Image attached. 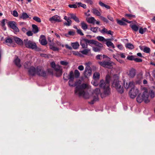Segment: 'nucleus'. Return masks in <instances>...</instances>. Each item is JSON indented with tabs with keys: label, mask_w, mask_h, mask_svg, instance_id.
<instances>
[{
	"label": "nucleus",
	"mask_w": 155,
	"mask_h": 155,
	"mask_svg": "<svg viewBox=\"0 0 155 155\" xmlns=\"http://www.w3.org/2000/svg\"><path fill=\"white\" fill-rule=\"evenodd\" d=\"M60 64L62 65H66L68 64V63L65 61H60Z\"/></svg>",
	"instance_id": "nucleus-50"
},
{
	"label": "nucleus",
	"mask_w": 155,
	"mask_h": 155,
	"mask_svg": "<svg viewBox=\"0 0 155 155\" xmlns=\"http://www.w3.org/2000/svg\"><path fill=\"white\" fill-rule=\"evenodd\" d=\"M106 34L112 35H113L114 32L110 30L107 31Z\"/></svg>",
	"instance_id": "nucleus-62"
},
{
	"label": "nucleus",
	"mask_w": 155,
	"mask_h": 155,
	"mask_svg": "<svg viewBox=\"0 0 155 155\" xmlns=\"http://www.w3.org/2000/svg\"><path fill=\"white\" fill-rule=\"evenodd\" d=\"M149 93L150 97L151 98H153L154 97L155 95V93L152 90L150 91Z\"/></svg>",
	"instance_id": "nucleus-46"
},
{
	"label": "nucleus",
	"mask_w": 155,
	"mask_h": 155,
	"mask_svg": "<svg viewBox=\"0 0 155 155\" xmlns=\"http://www.w3.org/2000/svg\"><path fill=\"white\" fill-rule=\"evenodd\" d=\"M13 15L15 17H17L18 16V13L17 11L14 10L13 11Z\"/></svg>",
	"instance_id": "nucleus-52"
},
{
	"label": "nucleus",
	"mask_w": 155,
	"mask_h": 155,
	"mask_svg": "<svg viewBox=\"0 0 155 155\" xmlns=\"http://www.w3.org/2000/svg\"><path fill=\"white\" fill-rule=\"evenodd\" d=\"M71 18L69 17V18H68L67 20H66L67 21V22L64 23V25L68 26H70L72 23V21L70 20Z\"/></svg>",
	"instance_id": "nucleus-32"
},
{
	"label": "nucleus",
	"mask_w": 155,
	"mask_h": 155,
	"mask_svg": "<svg viewBox=\"0 0 155 155\" xmlns=\"http://www.w3.org/2000/svg\"><path fill=\"white\" fill-rule=\"evenodd\" d=\"M49 20L52 23L54 21L57 22L61 21L60 17L57 15H56L50 18L49 19Z\"/></svg>",
	"instance_id": "nucleus-13"
},
{
	"label": "nucleus",
	"mask_w": 155,
	"mask_h": 155,
	"mask_svg": "<svg viewBox=\"0 0 155 155\" xmlns=\"http://www.w3.org/2000/svg\"><path fill=\"white\" fill-rule=\"evenodd\" d=\"M124 86L126 89H128L129 87H133L134 86V83L132 81L129 82L128 83L124 82Z\"/></svg>",
	"instance_id": "nucleus-18"
},
{
	"label": "nucleus",
	"mask_w": 155,
	"mask_h": 155,
	"mask_svg": "<svg viewBox=\"0 0 155 155\" xmlns=\"http://www.w3.org/2000/svg\"><path fill=\"white\" fill-rule=\"evenodd\" d=\"M139 91L138 89L134 86L131 88L129 92L130 97L132 98H134L138 93Z\"/></svg>",
	"instance_id": "nucleus-8"
},
{
	"label": "nucleus",
	"mask_w": 155,
	"mask_h": 155,
	"mask_svg": "<svg viewBox=\"0 0 155 155\" xmlns=\"http://www.w3.org/2000/svg\"><path fill=\"white\" fill-rule=\"evenodd\" d=\"M14 40L17 44L19 45H22L24 43V42L22 40L17 37H14Z\"/></svg>",
	"instance_id": "nucleus-22"
},
{
	"label": "nucleus",
	"mask_w": 155,
	"mask_h": 155,
	"mask_svg": "<svg viewBox=\"0 0 155 155\" xmlns=\"http://www.w3.org/2000/svg\"><path fill=\"white\" fill-rule=\"evenodd\" d=\"M150 51V48L147 47H145L144 48L143 51L146 53H149Z\"/></svg>",
	"instance_id": "nucleus-44"
},
{
	"label": "nucleus",
	"mask_w": 155,
	"mask_h": 155,
	"mask_svg": "<svg viewBox=\"0 0 155 155\" xmlns=\"http://www.w3.org/2000/svg\"><path fill=\"white\" fill-rule=\"evenodd\" d=\"M130 26L135 31H137L138 30V27L135 25H130Z\"/></svg>",
	"instance_id": "nucleus-36"
},
{
	"label": "nucleus",
	"mask_w": 155,
	"mask_h": 155,
	"mask_svg": "<svg viewBox=\"0 0 155 155\" xmlns=\"http://www.w3.org/2000/svg\"><path fill=\"white\" fill-rule=\"evenodd\" d=\"M33 19L34 20L40 23L41 21V19L37 16H35L33 17Z\"/></svg>",
	"instance_id": "nucleus-42"
},
{
	"label": "nucleus",
	"mask_w": 155,
	"mask_h": 155,
	"mask_svg": "<svg viewBox=\"0 0 155 155\" xmlns=\"http://www.w3.org/2000/svg\"><path fill=\"white\" fill-rule=\"evenodd\" d=\"M24 44L26 47L29 48L34 49L37 48L36 44L35 42L27 39L24 40Z\"/></svg>",
	"instance_id": "nucleus-4"
},
{
	"label": "nucleus",
	"mask_w": 155,
	"mask_h": 155,
	"mask_svg": "<svg viewBox=\"0 0 155 155\" xmlns=\"http://www.w3.org/2000/svg\"><path fill=\"white\" fill-rule=\"evenodd\" d=\"M87 44L86 39H84L81 40L80 45L83 48H87Z\"/></svg>",
	"instance_id": "nucleus-20"
},
{
	"label": "nucleus",
	"mask_w": 155,
	"mask_h": 155,
	"mask_svg": "<svg viewBox=\"0 0 155 155\" xmlns=\"http://www.w3.org/2000/svg\"><path fill=\"white\" fill-rule=\"evenodd\" d=\"M100 18L102 20L105 22L107 23L108 22V20L105 17L103 16H100Z\"/></svg>",
	"instance_id": "nucleus-57"
},
{
	"label": "nucleus",
	"mask_w": 155,
	"mask_h": 155,
	"mask_svg": "<svg viewBox=\"0 0 155 155\" xmlns=\"http://www.w3.org/2000/svg\"><path fill=\"white\" fill-rule=\"evenodd\" d=\"M92 13L97 16H100L101 14L100 12L96 8H93L92 9Z\"/></svg>",
	"instance_id": "nucleus-28"
},
{
	"label": "nucleus",
	"mask_w": 155,
	"mask_h": 155,
	"mask_svg": "<svg viewBox=\"0 0 155 155\" xmlns=\"http://www.w3.org/2000/svg\"><path fill=\"white\" fill-rule=\"evenodd\" d=\"M51 67L53 68H54L56 66V65H55V64L54 62H51Z\"/></svg>",
	"instance_id": "nucleus-63"
},
{
	"label": "nucleus",
	"mask_w": 155,
	"mask_h": 155,
	"mask_svg": "<svg viewBox=\"0 0 155 155\" xmlns=\"http://www.w3.org/2000/svg\"><path fill=\"white\" fill-rule=\"evenodd\" d=\"M75 77L76 78H78L80 76V73L79 71L77 70H75L74 72Z\"/></svg>",
	"instance_id": "nucleus-41"
},
{
	"label": "nucleus",
	"mask_w": 155,
	"mask_h": 155,
	"mask_svg": "<svg viewBox=\"0 0 155 155\" xmlns=\"http://www.w3.org/2000/svg\"><path fill=\"white\" fill-rule=\"evenodd\" d=\"M100 44L101 45L100 46L99 45H96L97 46L96 47H93V50L94 51L97 52L100 51L101 49V48L103 47V45L101 43H100Z\"/></svg>",
	"instance_id": "nucleus-23"
},
{
	"label": "nucleus",
	"mask_w": 155,
	"mask_h": 155,
	"mask_svg": "<svg viewBox=\"0 0 155 155\" xmlns=\"http://www.w3.org/2000/svg\"><path fill=\"white\" fill-rule=\"evenodd\" d=\"M99 64L102 66L108 68H110L113 64L114 63L108 60V61H104L98 62Z\"/></svg>",
	"instance_id": "nucleus-6"
},
{
	"label": "nucleus",
	"mask_w": 155,
	"mask_h": 155,
	"mask_svg": "<svg viewBox=\"0 0 155 155\" xmlns=\"http://www.w3.org/2000/svg\"><path fill=\"white\" fill-rule=\"evenodd\" d=\"M127 59L129 60L132 61L134 60V56L131 55L128 56L127 58Z\"/></svg>",
	"instance_id": "nucleus-49"
},
{
	"label": "nucleus",
	"mask_w": 155,
	"mask_h": 155,
	"mask_svg": "<svg viewBox=\"0 0 155 155\" xmlns=\"http://www.w3.org/2000/svg\"><path fill=\"white\" fill-rule=\"evenodd\" d=\"M136 71L135 69L133 68L130 69L129 71L128 75L130 78H133L136 75Z\"/></svg>",
	"instance_id": "nucleus-16"
},
{
	"label": "nucleus",
	"mask_w": 155,
	"mask_h": 155,
	"mask_svg": "<svg viewBox=\"0 0 155 155\" xmlns=\"http://www.w3.org/2000/svg\"><path fill=\"white\" fill-rule=\"evenodd\" d=\"M33 31L34 33H37L38 31V28L37 25H32Z\"/></svg>",
	"instance_id": "nucleus-35"
},
{
	"label": "nucleus",
	"mask_w": 155,
	"mask_h": 155,
	"mask_svg": "<svg viewBox=\"0 0 155 155\" xmlns=\"http://www.w3.org/2000/svg\"><path fill=\"white\" fill-rule=\"evenodd\" d=\"M39 41L41 44L43 45H45L47 43L45 36L43 35H41L40 36Z\"/></svg>",
	"instance_id": "nucleus-17"
},
{
	"label": "nucleus",
	"mask_w": 155,
	"mask_h": 155,
	"mask_svg": "<svg viewBox=\"0 0 155 155\" xmlns=\"http://www.w3.org/2000/svg\"><path fill=\"white\" fill-rule=\"evenodd\" d=\"M78 69L80 71H82L84 69V67L82 65H80L78 67Z\"/></svg>",
	"instance_id": "nucleus-61"
},
{
	"label": "nucleus",
	"mask_w": 155,
	"mask_h": 155,
	"mask_svg": "<svg viewBox=\"0 0 155 155\" xmlns=\"http://www.w3.org/2000/svg\"><path fill=\"white\" fill-rule=\"evenodd\" d=\"M8 26L12 29L15 32H19V29L17 26L16 23L14 21H10L8 22Z\"/></svg>",
	"instance_id": "nucleus-10"
},
{
	"label": "nucleus",
	"mask_w": 155,
	"mask_h": 155,
	"mask_svg": "<svg viewBox=\"0 0 155 155\" xmlns=\"http://www.w3.org/2000/svg\"><path fill=\"white\" fill-rule=\"evenodd\" d=\"M97 39L100 41H106L107 40L103 37L101 36H98L97 37Z\"/></svg>",
	"instance_id": "nucleus-39"
},
{
	"label": "nucleus",
	"mask_w": 155,
	"mask_h": 155,
	"mask_svg": "<svg viewBox=\"0 0 155 155\" xmlns=\"http://www.w3.org/2000/svg\"><path fill=\"white\" fill-rule=\"evenodd\" d=\"M26 34L28 36H32L33 33L32 31H29L27 32Z\"/></svg>",
	"instance_id": "nucleus-58"
},
{
	"label": "nucleus",
	"mask_w": 155,
	"mask_h": 155,
	"mask_svg": "<svg viewBox=\"0 0 155 155\" xmlns=\"http://www.w3.org/2000/svg\"><path fill=\"white\" fill-rule=\"evenodd\" d=\"M126 47L127 48L130 49H133L134 48V45L130 43H127L126 44Z\"/></svg>",
	"instance_id": "nucleus-38"
},
{
	"label": "nucleus",
	"mask_w": 155,
	"mask_h": 155,
	"mask_svg": "<svg viewBox=\"0 0 155 155\" xmlns=\"http://www.w3.org/2000/svg\"><path fill=\"white\" fill-rule=\"evenodd\" d=\"M102 58V55L101 54L97 55L96 57L97 59H101Z\"/></svg>",
	"instance_id": "nucleus-64"
},
{
	"label": "nucleus",
	"mask_w": 155,
	"mask_h": 155,
	"mask_svg": "<svg viewBox=\"0 0 155 155\" xmlns=\"http://www.w3.org/2000/svg\"><path fill=\"white\" fill-rule=\"evenodd\" d=\"M142 96L143 97V101H144L145 103H147L150 102V100L148 98L149 94L147 91L146 90H145L143 93Z\"/></svg>",
	"instance_id": "nucleus-12"
},
{
	"label": "nucleus",
	"mask_w": 155,
	"mask_h": 155,
	"mask_svg": "<svg viewBox=\"0 0 155 155\" xmlns=\"http://www.w3.org/2000/svg\"><path fill=\"white\" fill-rule=\"evenodd\" d=\"M77 33L78 34L80 35H83L84 34L82 32L81 30L80 29H78L77 30Z\"/></svg>",
	"instance_id": "nucleus-59"
},
{
	"label": "nucleus",
	"mask_w": 155,
	"mask_h": 155,
	"mask_svg": "<svg viewBox=\"0 0 155 155\" xmlns=\"http://www.w3.org/2000/svg\"><path fill=\"white\" fill-rule=\"evenodd\" d=\"M50 48L54 51H58L59 48L54 45V44L51 43L49 45Z\"/></svg>",
	"instance_id": "nucleus-26"
},
{
	"label": "nucleus",
	"mask_w": 155,
	"mask_h": 155,
	"mask_svg": "<svg viewBox=\"0 0 155 155\" xmlns=\"http://www.w3.org/2000/svg\"><path fill=\"white\" fill-rule=\"evenodd\" d=\"M28 73L30 75L32 76H34L36 74L43 77H45L46 76V72L40 67H38L36 68L34 67H31L29 69Z\"/></svg>",
	"instance_id": "nucleus-3"
},
{
	"label": "nucleus",
	"mask_w": 155,
	"mask_h": 155,
	"mask_svg": "<svg viewBox=\"0 0 155 155\" xmlns=\"http://www.w3.org/2000/svg\"><path fill=\"white\" fill-rule=\"evenodd\" d=\"M119 55V53H117L116 54H113V57L115 58V59L117 60V59H118V56Z\"/></svg>",
	"instance_id": "nucleus-55"
},
{
	"label": "nucleus",
	"mask_w": 155,
	"mask_h": 155,
	"mask_svg": "<svg viewBox=\"0 0 155 155\" xmlns=\"http://www.w3.org/2000/svg\"><path fill=\"white\" fill-rule=\"evenodd\" d=\"M28 18L29 16L28 14L24 12L22 13L20 17V18L22 19L23 20H25Z\"/></svg>",
	"instance_id": "nucleus-30"
},
{
	"label": "nucleus",
	"mask_w": 155,
	"mask_h": 155,
	"mask_svg": "<svg viewBox=\"0 0 155 155\" xmlns=\"http://www.w3.org/2000/svg\"><path fill=\"white\" fill-rule=\"evenodd\" d=\"M117 23L119 24V25H126V24L122 20H120L119 19H117Z\"/></svg>",
	"instance_id": "nucleus-37"
},
{
	"label": "nucleus",
	"mask_w": 155,
	"mask_h": 155,
	"mask_svg": "<svg viewBox=\"0 0 155 155\" xmlns=\"http://www.w3.org/2000/svg\"><path fill=\"white\" fill-rule=\"evenodd\" d=\"M98 27H91L90 28V30L94 33H96L97 31Z\"/></svg>",
	"instance_id": "nucleus-47"
},
{
	"label": "nucleus",
	"mask_w": 155,
	"mask_h": 155,
	"mask_svg": "<svg viewBox=\"0 0 155 155\" xmlns=\"http://www.w3.org/2000/svg\"><path fill=\"white\" fill-rule=\"evenodd\" d=\"M120 82L118 81H114L113 83L112 86L115 87L117 91L120 93L122 94L124 92L123 87H121Z\"/></svg>",
	"instance_id": "nucleus-5"
},
{
	"label": "nucleus",
	"mask_w": 155,
	"mask_h": 155,
	"mask_svg": "<svg viewBox=\"0 0 155 155\" xmlns=\"http://www.w3.org/2000/svg\"><path fill=\"white\" fill-rule=\"evenodd\" d=\"M107 31L108 30L107 29H106L105 28H103V29H102V30H101V32L102 33L104 34H105V33H106Z\"/></svg>",
	"instance_id": "nucleus-54"
},
{
	"label": "nucleus",
	"mask_w": 155,
	"mask_h": 155,
	"mask_svg": "<svg viewBox=\"0 0 155 155\" xmlns=\"http://www.w3.org/2000/svg\"><path fill=\"white\" fill-rule=\"evenodd\" d=\"M81 25L82 28L84 31H86L88 28L87 25L84 22H81Z\"/></svg>",
	"instance_id": "nucleus-29"
},
{
	"label": "nucleus",
	"mask_w": 155,
	"mask_h": 155,
	"mask_svg": "<svg viewBox=\"0 0 155 155\" xmlns=\"http://www.w3.org/2000/svg\"><path fill=\"white\" fill-rule=\"evenodd\" d=\"M14 41L11 38L8 37L5 38V43L8 46L14 45Z\"/></svg>",
	"instance_id": "nucleus-14"
},
{
	"label": "nucleus",
	"mask_w": 155,
	"mask_h": 155,
	"mask_svg": "<svg viewBox=\"0 0 155 155\" xmlns=\"http://www.w3.org/2000/svg\"><path fill=\"white\" fill-rule=\"evenodd\" d=\"M100 93V89L98 88H97L92 93V96L93 97V101H95L98 100V95Z\"/></svg>",
	"instance_id": "nucleus-9"
},
{
	"label": "nucleus",
	"mask_w": 155,
	"mask_h": 155,
	"mask_svg": "<svg viewBox=\"0 0 155 155\" xmlns=\"http://www.w3.org/2000/svg\"><path fill=\"white\" fill-rule=\"evenodd\" d=\"M68 6L70 8H76L77 7L76 4L69 5Z\"/></svg>",
	"instance_id": "nucleus-56"
},
{
	"label": "nucleus",
	"mask_w": 155,
	"mask_h": 155,
	"mask_svg": "<svg viewBox=\"0 0 155 155\" xmlns=\"http://www.w3.org/2000/svg\"><path fill=\"white\" fill-rule=\"evenodd\" d=\"M56 71V75L57 77L61 76L62 75V69L60 66L57 65L56 67L54 68Z\"/></svg>",
	"instance_id": "nucleus-11"
},
{
	"label": "nucleus",
	"mask_w": 155,
	"mask_h": 155,
	"mask_svg": "<svg viewBox=\"0 0 155 155\" xmlns=\"http://www.w3.org/2000/svg\"><path fill=\"white\" fill-rule=\"evenodd\" d=\"M106 45L108 47H111L113 48H114L115 47L113 43L110 41H107L106 43Z\"/></svg>",
	"instance_id": "nucleus-34"
},
{
	"label": "nucleus",
	"mask_w": 155,
	"mask_h": 155,
	"mask_svg": "<svg viewBox=\"0 0 155 155\" xmlns=\"http://www.w3.org/2000/svg\"><path fill=\"white\" fill-rule=\"evenodd\" d=\"M97 80H94L92 81V84L95 86H97L98 84V83L97 81Z\"/></svg>",
	"instance_id": "nucleus-43"
},
{
	"label": "nucleus",
	"mask_w": 155,
	"mask_h": 155,
	"mask_svg": "<svg viewBox=\"0 0 155 155\" xmlns=\"http://www.w3.org/2000/svg\"><path fill=\"white\" fill-rule=\"evenodd\" d=\"M86 20L88 23L93 24H94L96 21V20L93 17L88 18L86 19Z\"/></svg>",
	"instance_id": "nucleus-24"
},
{
	"label": "nucleus",
	"mask_w": 155,
	"mask_h": 155,
	"mask_svg": "<svg viewBox=\"0 0 155 155\" xmlns=\"http://www.w3.org/2000/svg\"><path fill=\"white\" fill-rule=\"evenodd\" d=\"M68 15L70 16L71 18L74 20L76 22L78 23L80 22L79 18L75 14L71 13H68Z\"/></svg>",
	"instance_id": "nucleus-21"
},
{
	"label": "nucleus",
	"mask_w": 155,
	"mask_h": 155,
	"mask_svg": "<svg viewBox=\"0 0 155 155\" xmlns=\"http://www.w3.org/2000/svg\"><path fill=\"white\" fill-rule=\"evenodd\" d=\"M147 30V29L146 28H140L139 30V32L140 34H143L144 32L146 31Z\"/></svg>",
	"instance_id": "nucleus-40"
},
{
	"label": "nucleus",
	"mask_w": 155,
	"mask_h": 155,
	"mask_svg": "<svg viewBox=\"0 0 155 155\" xmlns=\"http://www.w3.org/2000/svg\"><path fill=\"white\" fill-rule=\"evenodd\" d=\"M100 74L98 72H95L93 74V78L94 80H98L99 79Z\"/></svg>",
	"instance_id": "nucleus-27"
},
{
	"label": "nucleus",
	"mask_w": 155,
	"mask_h": 155,
	"mask_svg": "<svg viewBox=\"0 0 155 155\" xmlns=\"http://www.w3.org/2000/svg\"><path fill=\"white\" fill-rule=\"evenodd\" d=\"M134 61L136 62H140L142 61V59L139 58H134Z\"/></svg>",
	"instance_id": "nucleus-53"
},
{
	"label": "nucleus",
	"mask_w": 155,
	"mask_h": 155,
	"mask_svg": "<svg viewBox=\"0 0 155 155\" xmlns=\"http://www.w3.org/2000/svg\"><path fill=\"white\" fill-rule=\"evenodd\" d=\"M77 4L78 5V7L81 6L84 8H86V5L84 4H83L81 2H78Z\"/></svg>",
	"instance_id": "nucleus-45"
},
{
	"label": "nucleus",
	"mask_w": 155,
	"mask_h": 155,
	"mask_svg": "<svg viewBox=\"0 0 155 155\" xmlns=\"http://www.w3.org/2000/svg\"><path fill=\"white\" fill-rule=\"evenodd\" d=\"M56 44L58 46H61L62 47H64V45L63 44H62L61 42L60 41H57L56 42Z\"/></svg>",
	"instance_id": "nucleus-51"
},
{
	"label": "nucleus",
	"mask_w": 155,
	"mask_h": 155,
	"mask_svg": "<svg viewBox=\"0 0 155 155\" xmlns=\"http://www.w3.org/2000/svg\"><path fill=\"white\" fill-rule=\"evenodd\" d=\"M86 67L84 72V75L85 77L87 78L90 76L92 74V70L91 68L89 66L90 63H86Z\"/></svg>",
	"instance_id": "nucleus-7"
},
{
	"label": "nucleus",
	"mask_w": 155,
	"mask_h": 155,
	"mask_svg": "<svg viewBox=\"0 0 155 155\" xmlns=\"http://www.w3.org/2000/svg\"><path fill=\"white\" fill-rule=\"evenodd\" d=\"M110 77L108 75L106 78V82L103 80H101L99 86L100 87L103 88L104 90L103 94L105 96L108 95L110 93V88L109 87V83L110 82Z\"/></svg>",
	"instance_id": "nucleus-2"
},
{
	"label": "nucleus",
	"mask_w": 155,
	"mask_h": 155,
	"mask_svg": "<svg viewBox=\"0 0 155 155\" xmlns=\"http://www.w3.org/2000/svg\"><path fill=\"white\" fill-rule=\"evenodd\" d=\"M87 43L89 44V45H99L100 46V45H101L100 43L96 41L93 40H89L87 39Z\"/></svg>",
	"instance_id": "nucleus-15"
},
{
	"label": "nucleus",
	"mask_w": 155,
	"mask_h": 155,
	"mask_svg": "<svg viewBox=\"0 0 155 155\" xmlns=\"http://www.w3.org/2000/svg\"><path fill=\"white\" fill-rule=\"evenodd\" d=\"M90 49H86L81 51V52L84 54L87 55L90 52Z\"/></svg>",
	"instance_id": "nucleus-33"
},
{
	"label": "nucleus",
	"mask_w": 155,
	"mask_h": 155,
	"mask_svg": "<svg viewBox=\"0 0 155 155\" xmlns=\"http://www.w3.org/2000/svg\"><path fill=\"white\" fill-rule=\"evenodd\" d=\"M30 65V63L29 62H26L24 63V66L25 68H28V67Z\"/></svg>",
	"instance_id": "nucleus-48"
},
{
	"label": "nucleus",
	"mask_w": 155,
	"mask_h": 155,
	"mask_svg": "<svg viewBox=\"0 0 155 155\" xmlns=\"http://www.w3.org/2000/svg\"><path fill=\"white\" fill-rule=\"evenodd\" d=\"M119 55L120 56V57L122 58H125L126 57V56L124 53H120L119 54Z\"/></svg>",
	"instance_id": "nucleus-60"
},
{
	"label": "nucleus",
	"mask_w": 155,
	"mask_h": 155,
	"mask_svg": "<svg viewBox=\"0 0 155 155\" xmlns=\"http://www.w3.org/2000/svg\"><path fill=\"white\" fill-rule=\"evenodd\" d=\"M68 76V79H69V85L72 87H76L75 90V94L79 96H83L85 98H89L90 97L89 94L87 92L85 91V90L89 88V86L86 84H81V81L80 80L74 83V73L72 71L70 72Z\"/></svg>",
	"instance_id": "nucleus-1"
},
{
	"label": "nucleus",
	"mask_w": 155,
	"mask_h": 155,
	"mask_svg": "<svg viewBox=\"0 0 155 155\" xmlns=\"http://www.w3.org/2000/svg\"><path fill=\"white\" fill-rule=\"evenodd\" d=\"M137 102L139 103H140L143 101V97L142 95L139 94L137 98Z\"/></svg>",
	"instance_id": "nucleus-31"
},
{
	"label": "nucleus",
	"mask_w": 155,
	"mask_h": 155,
	"mask_svg": "<svg viewBox=\"0 0 155 155\" xmlns=\"http://www.w3.org/2000/svg\"><path fill=\"white\" fill-rule=\"evenodd\" d=\"M14 62L18 67L19 68L21 67V64L20 63V60L16 56H15V58L14 60Z\"/></svg>",
	"instance_id": "nucleus-19"
},
{
	"label": "nucleus",
	"mask_w": 155,
	"mask_h": 155,
	"mask_svg": "<svg viewBox=\"0 0 155 155\" xmlns=\"http://www.w3.org/2000/svg\"><path fill=\"white\" fill-rule=\"evenodd\" d=\"M71 45L74 49H78L80 46L79 43L77 41L71 43Z\"/></svg>",
	"instance_id": "nucleus-25"
}]
</instances>
